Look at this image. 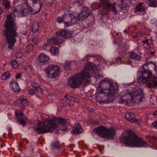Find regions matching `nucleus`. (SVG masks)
I'll use <instances>...</instances> for the list:
<instances>
[{
  "label": "nucleus",
  "mask_w": 157,
  "mask_h": 157,
  "mask_svg": "<svg viewBox=\"0 0 157 157\" xmlns=\"http://www.w3.org/2000/svg\"><path fill=\"white\" fill-rule=\"evenodd\" d=\"M122 57H119L117 59H118L119 60H121V59Z\"/></svg>",
  "instance_id": "bf43d9fd"
},
{
  "label": "nucleus",
  "mask_w": 157,
  "mask_h": 157,
  "mask_svg": "<svg viewBox=\"0 0 157 157\" xmlns=\"http://www.w3.org/2000/svg\"><path fill=\"white\" fill-rule=\"evenodd\" d=\"M10 77V73L9 71H6L3 73L1 75L2 79L4 80L7 79Z\"/></svg>",
  "instance_id": "7c9ffc66"
},
{
  "label": "nucleus",
  "mask_w": 157,
  "mask_h": 157,
  "mask_svg": "<svg viewBox=\"0 0 157 157\" xmlns=\"http://www.w3.org/2000/svg\"><path fill=\"white\" fill-rule=\"evenodd\" d=\"M67 32L66 30H60L59 31L56 32V34L57 36H59V38H61L63 39L67 37Z\"/></svg>",
  "instance_id": "393cba45"
},
{
  "label": "nucleus",
  "mask_w": 157,
  "mask_h": 157,
  "mask_svg": "<svg viewBox=\"0 0 157 157\" xmlns=\"http://www.w3.org/2000/svg\"><path fill=\"white\" fill-rule=\"evenodd\" d=\"M35 91L33 89H30L29 90V92L30 94L33 95L35 94Z\"/></svg>",
  "instance_id": "de8ad7c7"
},
{
  "label": "nucleus",
  "mask_w": 157,
  "mask_h": 157,
  "mask_svg": "<svg viewBox=\"0 0 157 157\" xmlns=\"http://www.w3.org/2000/svg\"><path fill=\"white\" fill-rule=\"evenodd\" d=\"M38 126L36 128V130L39 134H43L53 131L56 128L54 122L52 120L47 119L43 123V127H41V123H37Z\"/></svg>",
  "instance_id": "423d86ee"
},
{
  "label": "nucleus",
  "mask_w": 157,
  "mask_h": 157,
  "mask_svg": "<svg viewBox=\"0 0 157 157\" xmlns=\"http://www.w3.org/2000/svg\"><path fill=\"white\" fill-rule=\"evenodd\" d=\"M15 114L17 122L21 125L24 126L26 124L27 118L23 113L20 110H17L15 112Z\"/></svg>",
  "instance_id": "ddd939ff"
},
{
  "label": "nucleus",
  "mask_w": 157,
  "mask_h": 157,
  "mask_svg": "<svg viewBox=\"0 0 157 157\" xmlns=\"http://www.w3.org/2000/svg\"><path fill=\"white\" fill-rule=\"evenodd\" d=\"M138 77L137 80L138 82L144 84L147 82L149 78L152 76V73L149 70H138Z\"/></svg>",
  "instance_id": "9d476101"
},
{
  "label": "nucleus",
  "mask_w": 157,
  "mask_h": 157,
  "mask_svg": "<svg viewBox=\"0 0 157 157\" xmlns=\"http://www.w3.org/2000/svg\"><path fill=\"white\" fill-rule=\"evenodd\" d=\"M33 48V45L32 44H30L27 47L26 50L28 52H31L32 51Z\"/></svg>",
  "instance_id": "58836bf2"
},
{
  "label": "nucleus",
  "mask_w": 157,
  "mask_h": 157,
  "mask_svg": "<svg viewBox=\"0 0 157 157\" xmlns=\"http://www.w3.org/2000/svg\"><path fill=\"white\" fill-rule=\"evenodd\" d=\"M125 96H128V98L133 100L136 103H140L144 97L143 90L141 88H139L137 90L130 92L128 90L126 91V94Z\"/></svg>",
  "instance_id": "6e6552de"
},
{
  "label": "nucleus",
  "mask_w": 157,
  "mask_h": 157,
  "mask_svg": "<svg viewBox=\"0 0 157 157\" xmlns=\"http://www.w3.org/2000/svg\"><path fill=\"white\" fill-rule=\"evenodd\" d=\"M127 134L128 136H124L122 135L119 137L121 143L126 146L134 147L146 146V142L135 135L132 131H127Z\"/></svg>",
  "instance_id": "7ed1b4c3"
},
{
  "label": "nucleus",
  "mask_w": 157,
  "mask_h": 157,
  "mask_svg": "<svg viewBox=\"0 0 157 157\" xmlns=\"http://www.w3.org/2000/svg\"><path fill=\"white\" fill-rule=\"evenodd\" d=\"M125 117L131 123L135 122L136 124H139L140 122V121L137 120L134 118V114L132 113H126Z\"/></svg>",
  "instance_id": "dca6fc26"
},
{
  "label": "nucleus",
  "mask_w": 157,
  "mask_h": 157,
  "mask_svg": "<svg viewBox=\"0 0 157 157\" xmlns=\"http://www.w3.org/2000/svg\"><path fill=\"white\" fill-rule=\"evenodd\" d=\"M38 59L40 62L45 63L48 61L49 58L46 55L41 54L39 56Z\"/></svg>",
  "instance_id": "b1692460"
},
{
  "label": "nucleus",
  "mask_w": 157,
  "mask_h": 157,
  "mask_svg": "<svg viewBox=\"0 0 157 157\" xmlns=\"http://www.w3.org/2000/svg\"><path fill=\"white\" fill-rule=\"evenodd\" d=\"M155 53V51H154L152 52H151L150 53L152 55H154Z\"/></svg>",
  "instance_id": "13d9d810"
},
{
  "label": "nucleus",
  "mask_w": 157,
  "mask_h": 157,
  "mask_svg": "<svg viewBox=\"0 0 157 157\" xmlns=\"http://www.w3.org/2000/svg\"><path fill=\"white\" fill-rule=\"evenodd\" d=\"M63 14L62 17H59L57 18V20L59 23L63 22Z\"/></svg>",
  "instance_id": "c03bdc74"
},
{
  "label": "nucleus",
  "mask_w": 157,
  "mask_h": 157,
  "mask_svg": "<svg viewBox=\"0 0 157 157\" xmlns=\"http://www.w3.org/2000/svg\"><path fill=\"white\" fill-rule=\"evenodd\" d=\"M50 52L52 54H55L58 53L59 52V50L56 47H52L50 49Z\"/></svg>",
  "instance_id": "473e14b6"
},
{
  "label": "nucleus",
  "mask_w": 157,
  "mask_h": 157,
  "mask_svg": "<svg viewBox=\"0 0 157 157\" xmlns=\"http://www.w3.org/2000/svg\"><path fill=\"white\" fill-rule=\"evenodd\" d=\"M21 74L20 73L17 74L15 76L16 78L17 79H18V78H21Z\"/></svg>",
  "instance_id": "864d4df0"
},
{
  "label": "nucleus",
  "mask_w": 157,
  "mask_h": 157,
  "mask_svg": "<svg viewBox=\"0 0 157 157\" xmlns=\"http://www.w3.org/2000/svg\"><path fill=\"white\" fill-rule=\"evenodd\" d=\"M60 69L58 66L50 65L45 68L44 71L48 78H53L58 76L59 72Z\"/></svg>",
  "instance_id": "1a4fd4ad"
},
{
  "label": "nucleus",
  "mask_w": 157,
  "mask_h": 157,
  "mask_svg": "<svg viewBox=\"0 0 157 157\" xmlns=\"http://www.w3.org/2000/svg\"><path fill=\"white\" fill-rule=\"evenodd\" d=\"M110 86V89L102 90L100 87L97 89L96 95L97 100L98 102L107 103L112 101V97L117 92L118 86L117 85L115 84V86L113 84H111Z\"/></svg>",
  "instance_id": "f03ea898"
},
{
  "label": "nucleus",
  "mask_w": 157,
  "mask_h": 157,
  "mask_svg": "<svg viewBox=\"0 0 157 157\" xmlns=\"http://www.w3.org/2000/svg\"><path fill=\"white\" fill-rule=\"evenodd\" d=\"M16 56L17 58H20L23 56V53L21 51H19L16 53Z\"/></svg>",
  "instance_id": "37998d69"
},
{
  "label": "nucleus",
  "mask_w": 157,
  "mask_h": 157,
  "mask_svg": "<svg viewBox=\"0 0 157 157\" xmlns=\"http://www.w3.org/2000/svg\"><path fill=\"white\" fill-rule=\"evenodd\" d=\"M148 39H145L144 40L142 41V42L144 44H146L147 46H149V43L148 42Z\"/></svg>",
  "instance_id": "8fccbe9b"
},
{
  "label": "nucleus",
  "mask_w": 157,
  "mask_h": 157,
  "mask_svg": "<svg viewBox=\"0 0 157 157\" xmlns=\"http://www.w3.org/2000/svg\"><path fill=\"white\" fill-rule=\"evenodd\" d=\"M154 66H155V67L154 68V71L156 73V76H155L154 75H152V76H151V77H153L156 78H157V68H156V65L155 64V63H154Z\"/></svg>",
  "instance_id": "49530a36"
},
{
  "label": "nucleus",
  "mask_w": 157,
  "mask_h": 157,
  "mask_svg": "<svg viewBox=\"0 0 157 157\" xmlns=\"http://www.w3.org/2000/svg\"><path fill=\"white\" fill-rule=\"evenodd\" d=\"M130 57L132 59L137 61H140L141 59L140 56L134 52L132 53L130 55Z\"/></svg>",
  "instance_id": "c85d7f7f"
},
{
  "label": "nucleus",
  "mask_w": 157,
  "mask_h": 157,
  "mask_svg": "<svg viewBox=\"0 0 157 157\" xmlns=\"http://www.w3.org/2000/svg\"><path fill=\"white\" fill-rule=\"evenodd\" d=\"M33 86L37 92L40 93H42V89L40 87V85L39 84L36 83H34L33 84Z\"/></svg>",
  "instance_id": "c756f323"
},
{
  "label": "nucleus",
  "mask_w": 157,
  "mask_h": 157,
  "mask_svg": "<svg viewBox=\"0 0 157 157\" xmlns=\"http://www.w3.org/2000/svg\"><path fill=\"white\" fill-rule=\"evenodd\" d=\"M88 56H90V57H96L97 55H86L85 57V58H87V57H88Z\"/></svg>",
  "instance_id": "5fc2aeb1"
},
{
  "label": "nucleus",
  "mask_w": 157,
  "mask_h": 157,
  "mask_svg": "<svg viewBox=\"0 0 157 157\" xmlns=\"http://www.w3.org/2000/svg\"><path fill=\"white\" fill-rule=\"evenodd\" d=\"M39 25L38 23L36 22H34L32 25V31L33 33H36L39 29Z\"/></svg>",
  "instance_id": "bb28decb"
},
{
  "label": "nucleus",
  "mask_w": 157,
  "mask_h": 157,
  "mask_svg": "<svg viewBox=\"0 0 157 157\" xmlns=\"http://www.w3.org/2000/svg\"><path fill=\"white\" fill-rule=\"evenodd\" d=\"M152 125L154 128H157V121L152 123Z\"/></svg>",
  "instance_id": "3c124183"
},
{
  "label": "nucleus",
  "mask_w": 157,
  "mask_h": 157,
  "mask_svg": "<svg viewBox=\"0 0 157 157\" xmlns=\"http://www.w3.org/2000/svg\"><path fill=\"white\" fill-rule=\"evenodd\" d=\"M4 29L3 35L5 36L8 44V48L12 49L17 39L15 37L18 36L17 32V26L11 15H7V19L4 25Z\"/></svg>",
  "instance_id": "f257e3e1"
},
{
  "label": "nucleus",
  "mask_w": 157,
  "mask_h": 157,
  "mask_svg": "<svg viewBox=\"0 0 157 157\" xmlns=\"http://www.w3.org/2000/svg\"><path fill=\"white\" fill-rule=\"evenodd\" d=\"M100 4H97L96 9H98L101 7H102V12L104 14H107L110 11H112L114 13H117V10L115 6L111 3H109L108 0H100Z\"/></svg>",
  "instance_id": "0eeeda50"
},
{
  "label": "nucleus",
  "mask_w": 157,
  "mask_h": 157,
  "mask_svg": "<svg viewBox=\"0 0 157 157\" xmlns=\"http://www.w3.org/2000/svg\"><path fill=\"white\" fill-rule=\"evenodd\" d=\"M126 46V44H125V46Z\"/></svg>",
  "instance_id": "69168bd1"
},
{
  "label": "nucleus",
  "mask_w": 157,
  "mask_h": 157,
  "mask_svg": "<svg viewBox=\"0 0 157 157\" xmlns=\"http://www.w3.org/2000/svg\"><path fill=\"white\" fill-rule=\"evenodd\" d=\"M124 32L126 33H127V31L126 30H124Z\"/></svg>",
  "instance_id": "052dcab7"
},
{
  "label": "nucleus",
  "mask_w": 157,
  "mask_h": 157,
  "mask_svg": "<svg viewBox=\"0 0 157 157\" xmlns=\"http://www.w3.org/2000/svg\"><path fill=\"white\" fill-rule=\"evenodd\" d=\"M131 4L129 0H126L123 2L120 6L121 9L122 10H127L128 6V3Z\"/></svg>",
  "instance_id": "cd10ccee"
},
{
  "label": "nucleus",
  "mask_w": 157,
  "mask_h": 157,
  "mask_svg": "<svg viewBox=\"0 0 157 157\" xmlns=\"http://www.w3.org/2000/svg\"><path fill=\"white\" fill-rule=\"evenodd\" d=\"M88 110L90 112H92L93 111L94 109L92 108H88Z\"/></svg>",
  "instance_id": "4d7b16f0"
},
{
  "label": "nucleus",
  "mask_w": 157,
  "mask_h": 157,
  "mask_svg": "<svg viewBox=\"0 0 157 157\" xmlns=\"http://www.w3.org/2000/svg\"><path fill=\"white\" fill-rule=\"evenodd\" d=\"M64 99L61 100V102L62 103H65L66 102L68 103L74 100L73 97L69 95H67L64 96Z\"/></svg>",
  "instance_id": "a878e982"
},
{
  "label": "nucleus",
  "mask_w": 157,
  "mask_h": 157,
  "mask_svg": "<svg viewBox=\"0 0 157 157\" xmlns=\"http://www.w3.org/2000/svg\"><path fill=\"white\" fill-rule=\"evenodd\" d=\"M22 3L18 0H15L13 2V6L14 8V12H18L21 13V15L23 16H25L27 15L28 13L26 12V10L25 9L21 10L22 8Z\"/></svg>",
  "instance_id": "f8f14e48"
},
{
  "label": "nucleus",
  "mask_w": 157,
  "mask_h": 157,
  "mask_svg": "<svg viewBox=\"0 0 157 157\" xmlns=\"http://www.w3.org/2000/svg\"><path fill=\"white\" fill-rule=\"evenodd\" d=\"M149 5L151 7H155L156 5L155 0H150L149 1Z\"/></svg>",
  "instance_id": "a19ab883"
},
{
  "label": "nucleus",
  "mask_w": 157,
  "mask_h": 157,
  "mask_svg": "<svg viewBox=\"0 0 157 157\" xmlns=\"http://www.w3.org/2000/svg\"><path fill=\"white\" fill-rule=\"evenodd\" d=\"M63 23L65 27H68L70 21L71 19V16L69 14H63Z\"/></svg>",
  "instance_id": "4be33fe9"
},
{
  "label": "nucleus",
  "mask_w": 157,
  "mask_h": 157,
  "mask_svg": "<svg viewBox=\"0 0 157 157\" xmlns=\"http://www.w3.org/2000/svg\"><path fill=\"white\" fill-rule=\"evenodd\" d=\"M22 105L24 106H26L28 105L29 102L27 100L26 98H22Z\"/></svg>",
  "instance_id": "e433bc0d"
},
{
  "label": "nucleus",
  "mask_w": 157,
  "mask_h": 157,
  "mask_svg": "<svg viewBox=\"0 0 157 157\" xmlns=\"http://www.w3.org/2000/svg\"><path fill=\"white\" fill-rule=\"evenodd\" d=\"M8 129L9 130H10L11 129V128H8Z\"/></svg>",
  "instance_id": "680f3d73"
},
{
  "label": "nucleus",
  "mask_w": 157,
  "mask_h": 157,
  "mask_svg": "<svg viewBox=\"0 0 157 157\" xmlns=\"http://www.w3.org/2000/svg\"><path fill=\"white\" fill-rule=\"evenodd\" d=\"M54 122L56 128L60 126H63L64 127L62 129V131H66L67 129V128L65 125L66 124V121L64 119L56 118L55 119Z\"/></svg>",
  "instance_id": "4468645a"
},
{
  "label": "nucleus",
  "mask_w": 157,
  "mask_h": 157,
  "mask_svg": "<svg viewBox=\"0 0 157 157\" xmlns=\"http://www.w3.org/2000/svg\"><path fill=\"white\" fill-rule=\"evenodd\" d=\"M11 64L15 68H17L19 66L18 63L15 60H13L11 61Z\"/></svg>",
  "instance_id": "ea45409f"
},
{
  "label": "nucleus",
  "mask_w": 157,
  "mask_h": 157,
  "mask_svg": "<svg viewBox=\"0 0 157 157\" xmlns=\"http://www.w3.org/2000/svg\"><path fill=\"white\" fill-rule=\"evenodd\" d=\"M3 0H0V3L2 2Z\"/></svg>",
  "instance_id": "e2e57ef3"
},
{
  "label": "nucleus",
  "mask_w": 157,
  "mask_h": 157,
  "mask_svg": "<svg viewBox=\"0 0 157 157\" xmlns=\"http://www.w3.org/2000/svg\"><path fill=\"white\" fill-rule=\"evenodd\" d=\"M32 40V41L35 44H37L38 42V39L37 38H34Z\"/></svg>",
  "instance_id": "09e8293b"
},
{
  "label": "nucleus",
  "mask_w": 157,
  "mask_h": 157,
  "mask_svg": "<svg viewBox=\"0 0 157 157\" xmlns=\"http://www.w3.org/2000/svg\"><path fill=\"white\" fill-rule=\"evenodd\" d=\"M91 14L92 13L90 9L87 7H83L82 8L81 12L79 13L78 17L80 20H83L90 16L92 17V20H93L94 17Z\"/></svg>",
  "instance_id": "9b49d317"
},
{
  "label": "nucleus",
  "mask_w": 157,
  "mask_h": 157,
  "mask_svg": "<svg viewBox=\"0 0 157 157\" xmlns=\"http://www.w3.org/2000/svg\"><path fill=\"white\" fill-rule=\"evenodd\" d=\"M90 72V67L86 68L85 67L82 71L69 79L68 85L72 88H77L81 85L85 79L87 82H89L88 79L90 77L89 74Z\"/></svg>",
  "instance_id": "20e7f679"
},
{
  "label": "nucleus",
  "mask_w": 157,
  "mask_h": 157,
  "mask_svg": "<svg viewBox=\"0 0 157 157\" xmlns=\"http://www.w3.org/2000/svg\"><path fill=\"white\" fill-rule=\"evenodd\" d=\"M22 98H20L16 100L14 102V105L17 106H22Z\"/></svg>",
  "instance_id": "f704fd0d"
},
{
  "label": "nucleus",
  "mask_w": 157,
  "mask_h": 157,
  "mask_svg": "<svg viewBox=\"0 0 157 157\" xmlns=\"http://www.w3.org/2000/svg\"><path fill=\"white\" fill-rule=\"evenodd\" d=\"M71 65V63L69 62H67L65 63L64 66L65 69L66 70H69L70 69L69 67Z\"/></svg>",
  "instance_id": "79ce46f5"
},
{
  "label": "nucleus",
  "mask_w": 157,
  "mask_h": 157,
  "mask_svg": "<svg viewBox=\"0 0 157 157\" xmlns=\"http://www.w3.org/2000/svg\"><path fill=\"white\" fill-rule=\"evenodd\" d=\"M42 6V3L41 2H37L33 5V9L31 7H29V11L32 14L37 13L40 10Z\"/></svg>",
  "instance_id": "2eb2a0df"
},
{
  "label": "nucleus",
  "mask_w": 157,
  "mask_h": 157,
  "mask_svg": "<svg viewBox=\"0 0 157 157\" xmlns=\"http://www.w3.org/2000/svg\"><path fill=\"white\" fill-rule=\"evenodd\" d=\"M63 41L62 39L61 38L53 37L48 39L47 42L48 44L49 45H53L62 43Z\"/></svg>",
  "instance_id": "f3484780"
},
{
  "label": "nucleus",
  "mask_w": 157,
  "mask_h": 157,
  "mask_svg": "<svg viewBox=\"0 0 157 157\" xmlns=\"http://www.w3.org/2000/svg\"><path fill=\"white\" fill-rule=\"evenodd\" d=\"M146 8V6L143 3L140 2L136 6L135 8V11L137 13L139 12H144Z\"/></svg>",
  "instance_id": "aec40b11"
},
{
  "label": "nucleus",
  "mask_w": 157,
  "mask_h": 157,
  "mask_svg": "<svg viewBox=\"0 0 157 157\" xmlns=\"http://www.w3.org/2000/svg\"><path fill=\"white\" fill-rule=\"evenodd\" d=\"M153 115L155 117L157 118V110L155 111L153 114Z\"/></svg>",
  "instance_id": "6e6d98bb"
},
{
  "label": "nucleus",
  "mask_w": 157,
  "mask_h": 157,
  "mask_svg": "<svg viewBox=\"0 0 157 157\" xmlns=\"http://www.w3.org/2000/svg\"><path fill=\"white\" fill-rule=\"evenodd\" d=\"M82 2H80V1H79V2L78 1H75L73 2V4L74 5H77L79 6H81L83 4L82 3V1H81Z\"/></svg>",
  "instance_id": "a18cd8bd"
},
{
  "label": "nucleus",
  "mask_w": 157,
  "mask_h": 157,
  "mask_svg": "<svg viewBox=\"0 0 157 157\" xmlns=\"http://www.w3.org/2000/svg\"><path fill=\"white\" fill-rule=\"evenodd\" d=\"M52 149H58L60 146L59 144V142L58 141H57L56 142L53 143L52 144Z\"/></svg>",
  "instance_id": "2f4dec72"
},
{
  "label": "nucleus",
  "mask_w": 157,
  "mask_h": 157,
  "mask_svg": "<svg viewBox=\"0 0 157 157\" xmlns=\"http://www.w3.org/2000/svg\"><path fill=\"white\" fill-rule=\"evenodd\" d=\"M72 131L73 133L75 134H79L82 132V129L80 125L79 124H77L73 127Z\"/></svg>",
  "instance_id": "412c9836"
},
{
  "label": "nucleus",
  "mask_w": 157,
  "mask_h": 157,
  "mask_svg": "<svg viewBox=\"0 0 157 157\" xmlns=\"http://www.w3.org/2000/svg\"><path fill=\"white\" fill-rule=\"evenodd\" d=\"M123 92L125 93V94L123 96H122L120 98L119 102L120 103L124 104L125 105H127L128 104V101L131 100L130 98H128V96H125L126 94V91Z\"/></svg>",
  "instance_id": "5701e85b"
},
{
  "label": "nucleus",
  "mask_w": 157,
  "mask_h": 157,
  "mask_svg": "<svg viewBox=\"0 0 157 157\" xmlns=\"http://www.w3.org/2000/svg\"><path fill=\"white\" fill-rule=\"evenodd\" d=\"M10 86L12 88L14 92H19L20 91V88L18 86L17 82L13 80L11 81L10 83Z\"/></svg>",
  "instance_id": "6ab92c4d"
},
{
  "label": "nucleus",
  "mask_w": 157,
  "mask_h": 157,
  "mask_svg": "<svg viewBox=\"0 0 157 157\" xmlns=\"http://www.w3.org/2000/svg\"><path fill=\"white\" fill-rule=\"evenodd\" d=\"M150 77L146 84L147 87L150 88H154L157 86V80L156 78H151Z\"/></svg>",
  "instance_id": "a211bd4d"
},
{
  "label": "nucleus",
  "mask_w": 157,
  "mask_h": 157,
  "mask_svg": "<svg viewBox=\"0 0 157 157\" xmlns=\"http://www.w3.org/2000/svg\"><path fill=\"white\" fill-rule=\"evenodd\" d=\"M2 3L6 9H9V8L10 2L9 1L7 0H3Z\"/></svg>",
  "instance_id": "72a5a7b5"
},
{
  "label": "nucleus",
  "mask_w": 157,
  "mask_h": 157,
  "mask_svg": "<svg viewBox=\"0 0 157 157\" xmlns=\"http://www.w3.org/2000/svg\"><path fill=\"white\" fill-rule=\"evenodd\" d=\"M77 21V19L75 18L74 17L72 18L71 17V19L70 20L68 26L75 24L76 23Z\"/></svg>",
  "instance_id": "c9c22d12"
},
{
  "label": "nucleus",
  "mask_w": 157,
  "mask_h": 157,
  "mask_svg": "<svg viewBox=\"0 0 157 157\" xmlns=\"http://www.w3.org/2000/svg\"><path fill=\"white\" fill-rule=\"evenodd\" d=\"M151 63H152L154 65V63L152 62L151 61H147V62L145 63L144 65H143L141 67L139 68V70H141V69H142V70H145L144 68V67L145 66H147L148 64H150Z\"/></svg>",
  "instance_id": "4c0bfd02"
},
{
  "label": "nucleus",
  "mask_w": 157,
  "mask_h": 157,
  "mask_svg": "<svg viewBox=\"0 0 157 157\" xmlns=\"http://www.w3.org/2000/svg\"><path fill=\"white\" fill-rule=\"evenodd\" d=\"M116 35H117L118 36V35L119 34H118V33H116Z\"/></svg>",
  "instance_id": "0e129e2a"
},
{
  "label": "nucleus",
  "mask_w": 157,
  "mask_h": 157,
  "mask_svg": "<svg viewBox=\"0 0 157 157\" xmlns=\"http://www.w3.org/2000/svg\"><path fill=\"white\" fill-rule=\"evenodd\" d=\"M123 0H117V2L116 3L117 5H119L120 6L121 5V4L123 2Z\"/></svg>",
  "instance_id": "603ef678"
},
{
  "label": "nucleus",
  "mask_w": 157,
  "mask_h": 157,
  "mask_svg": "<svg viewBox=\"0 0 157 157\" xmlns=\"http://www.w3.org/2000/svg\"><path fill=\"white\" fill-rule=\"evenodd\" d=\"M94 131L102 138L107 140L113 138L115 134V131L113 128H106L103 126L96 128Z\"/></svg>",
  "instance_id": "39448f33"
}]
</instances>
